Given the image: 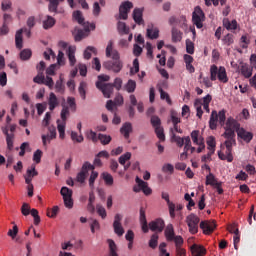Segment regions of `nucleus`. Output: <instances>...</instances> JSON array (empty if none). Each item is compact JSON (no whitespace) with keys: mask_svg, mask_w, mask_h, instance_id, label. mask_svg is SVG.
<instances>
[{"mask_svg":"<svg viewBox=\"0 0 256 256\" xmlns=\"http://www.w3.org/2000/svg\"><path fill=\"white\" fill-rule=\"evenodd\" d=\"M148 245L150 249H157V246L159 245V234H152L148 242Z\"/></svg>","mask_w":256,"mask_h":256,"instance_id":"nucleus-31","label":"nucleus"},{"mask_svg":"<svg viewBox=\"0 0 256 256\" xmlns=\"http://www.w3.org/2000/svg\"><path fill=\"white\" fill-rule=\"evenodd\" d=\"M15 43L17 49H23V29L16 32Z\"/></svg>","mask_w":256,"mask_h":256,"instance_id":"nucleus-28","label":"nucleus"},{"mask_svg":"<svg viewBox=\"0 0 256 256\" xmlns=\"http://www.w3.org/2000/svg\"><path fill=\"white\" fill-rule=\"evenodd\" d=\"M140 224L143 233H149V224H147V217L145 216V209L140 208Z\"/></svg>","mask_w":256,"mask_h":256,"instance_id":"nucleus-19","label":"nucleus"},{"mask_svg":"<svg viewBox=\"0 0 256 256\" xmlns=\"http://www.w3.org/2000/svg\"><path fill=\"white\" fill-rule=\"evenodd\" d=\"M227 111L225 109L219 111L217 113L216 110H213L210 115V120H209V127L212 131H215L217 129V123L223 127L225 125V121H227V116H226Z\"/></svg>","mask_w":256,"mask_h":256,"instance_id":"nucleus-2","label":"nucleus"},{"mask_svg":"<svg viewBox=\"0 0 256 256\" xmlns=\"http://www.w3.org/2000/svg\"><path fill=\"white\" fill-rule=\"evenodd\" d=\"M71 139H72V141H75L76 143H83V141H84L83 135H79L75 131L71 132Z\"/></svg>","mask_w":256,"mask_h":256,"instance_id":"nucleus-59","label":"nucleus"},{"mask_svg":"<svg viewBox=\"0 0 256 256\" xmlns=\"http://www.w3.org/2000/svg\"><path fill=\"white\" fill-rule=\"evenodd\" d=\"M226 129H232L234 131H239L240 128V125H239V122H237V120H235L234 118L232 117H229L226 121V126L224 127Z\"/></svg>","mask_w":256,"mask_h":256,"instance_id":"nucleus-25","label":"nucleus"},{"mask_svg":"<svg viewBox=\"0 0 256 256\" xmlns=\"http://www.w3.org/2000/svg\"><path fill=\"white\" fill-rule=\"evenodd\" d=\"M73 19H75L79 25H82V27L85 25V18H83V13H81V11H74Z\"/></svg>","mask_w":256,"mask_h":256,"instance_id":"nucleus-40","label":"nucleus"},{"mask_svg":"<svg viewBox=\"0 0 256 256\" xmlns=\"http://www.w3.org/2000/svg\"><path fill=\"white\" fill-rule=\"evenodd\" d=\"M224 145L226 147V151L228 153H231V151H233V145H237V142H236L235 138H226Z\"/></svg>","mask_w":256,"mask_h":256,"instance_id":"nucleus-41","label":"nucleus"},{"mask_svg":"<svg viewBox=\"0 0 256 256\" xmlns=\"http://www.w3.org/2000/svg\"><path fill=\"white\" fill-rule=\"evenodd\" d=\"M70 112H69V107L62 105V110L60 113V117L62 119V122L67 123V118L69 117Z\"/></svg>","mask_w":256,"mask_h":256,"instance_id":"nucleus-46","label":"nucleus"},{"mask_svg":"<svg viewBox=\"0 0 256 256\" xmlns=\"http://www.w3.org/2000/svg\"><path fill=\"white\" fill-rule=\"evenodd\" d=\"M149 229L157 233H162L163 229H165V221L161 218H157L149 223Z\"/></svg>","mask_w":256,"mask_h":256,"instance_id":"nucleus-13","label":"nucleus"},{"mask_svg":"<svg viewBox=\"0 0 256 256\" xmlns=\"http://www.w3.org/2000/svg\"><path fill=\"white\" fill-rule=\"evenodd\" d=\"M39 175V172L35 169V165H32L31 169H28L26 171V175L24 176L25 183L29 184L31 181H33V177H37Z\"/></svg>","mask_w":256,"mask_h":256,"instance_id":"nucleus-20","label":"nucleus"},{"mask_svg":"<svg viewBox=\"0 0 256 256\" xmlns=\"http://www.w3.org/2000/svg\"><path fill=\"white\" fill-rule=\"evenodd\" d=\"M63 81H65L63 74H60L59 80L56 81L55 89L56 93H60L61 95L65 93V84H63Z\"/></svg>","mask_w":256,"mask_h":256,"instance_id":"nucleus-26","label":"nucleus"},{"mask_svg":"<svg viewBox=\"0 0 256 256\" xmlns=\"http://www.w3.org/2000/svg\"><path fill=\"white\" fill-rule=\"evenodd\" d=\"M223 25L228 31H235L237 29V20L229 21V19H226L223 21Z\"/></svg>","mask_w":256,"mask_h":256,"instance_id":"nucleus-38","label":"nucleus"},{"mask_svg":"<svg viewBox=\"0 0 256 256\" xmlns=\"http://www.w3.org/2000/svg\"><path fill=\"white\" fill-rule=\"evenodd\" d=\"M133 19L137 25H143V10L141 8H135L133 11Z\"/></svg>","mask_w":256,"mask_h":256,"instance_id":"nucleus-24","label":"nucleus"},{"mask_svg":"<svg viewBox=\"0 0 256 256\" xmlns=\"http://www.w3.org/2000/svg\"><path fill=\"white\" fill-rule=\"evenodd\" d=\"M164 235L167 241L171 242L175 239V228L173 224H168L165 228Z\"/></svg>","mask_w":256,"mask_h":256,"instance_id":"nucleus-21","label":"nucleus"},{"mask_svg":"<svg viewBox=\"0 0 256 256\" xmlns=\"http://www.w3.org/2000/svg\"><path fill=\"white\" fill-rule=\"evenodd\" d=\"M43 157V151L37 149L33 154V161H35L37 164L41 163V158Z\"/></svg>","mask_w":256,"mask_h":256,"instance_id":"nucleus-61","label":"nucleus"},{"mask_svg":"<svg viewBox=\"0 0 256 256\" xmlns=\"http://www.w3.org/2000/svg\"><path fill=\"white\" fill-rule=\"evenodd\" d=\"M217 228V224L214 221H202L200 223V229H202L204 235H211Z\"/></svg>","mask_w":256,"mask_h":256,"instance_id":"nucleus-11","label":"nucleus"},{"mask_svg":"<svg viewBox=\"0 0 256 256\" xmlns=\"http://www.w3.org/2000/svg\"><path fill=\"white\" fill-rule=\"evenodd\" d=\"M225 132L223 133L222 137H224V139H235V131L237 130H233L231 128H225Z\"/></svg>","mask_w":256,"mask_h":256,"instance_id":"nucleus-51","label":"nucleus"},{"mask_svg":"<svg viewBox=\"0 0 256 256\" xmlns=\"http://www.w3.org/2000/svg\"><path fill=\"white\" fill-rule=\"evenodd\" d=\"M111 136L107 134H99L98 135V141L102 143V145H109L111 143Z\"/></svg>","mask_w":256,"mask_h":256,"instance_id":"nucleus-49","label":"nucleus"},{"mask_svg":"<svg viewBox=\"0 0 256 256\" xmlns=\"http://www.w3.org/2000/svg\"><path fill=\"white\" fill-rule=\"evenodd\" d=\"M106 57H111L112 60H107L103 62L104 69L107 71H112V73H121L123 69V61H121V56L119 51L113 49V41H109L106 47Z\"/></svg>","mask_w":256,"mask_h":256,"instance_id":"nucleus-1","label":"nucleus"},{"mask_svg":"<svg viewBox=\"0 0 256 256\" xmlns=\"http://www.w3.org/2000/svg\"><path fill=\"white\" fill-rule=\"evenodd\" d=\"M96 211L102 219H105L107 217V210H105V207H103L101 204H98L96 206Z\"/></svg>","mask_w":256,"mask_h":256,"instance_id":"nucleus-57","label":"nucleus"},{"mask_svg":"<svg viewBox=\"0 0 256 256\" xmlns=\"http://www.w3.org/2000/svg\"><path fill=\"white\" fill-rule=\"evenodd\" d=\"M135 89H137V83L135 80H129L126 84V91L128 93H134Z\"/></svg>","mask_w":256,"mask_h":256,"instance_id":"nucleus-53","label":"nucleus"},{"mask_svg":"<svg viewBox=\"0 0 256 256\" xmlns=\"http://www.w3.org/2000/svg\"><path fill=\"white\" fill-rule=\"evenodd\" d=\"M222 43L224 45H227L229 47L230 45H233L235 43V36L233 34H227L222 38Z\"/></svg>","mask_w":256,"mask_h":256,"instance_id":"nucleus-43","label":"nucleus"},{"mask_svg":"<svg viewBox=\"0 0 256 256\" xmlns=\"http://www.w3.org/2000/svg\"><path fill=\"white\" fill-rule=\"evenodd\" d=\"M91 53L97 55V48L93 46H88L84 51V59L89 60L91 58Z\"/></svg>","mask_w":256,"mask_h":256,"instance_id":"nucleus-45","label":"nucleus"},{"mask_svg":"<svg viewBox=\"0 0 256 256\" xmlns=\"http://www.w3.org/2000/svg\"><path fill=\"white\" fill-rule=\"evenodd\" d=\"M48 105L50 111H55V108L59 106V99H57V95L53 92L49 95Z\"/></svg>","mask_w":256,"mask_h":256,"instance_id":"nucleus-23","label":"nucleus"},{"mask_svg":"<svg viewBox=\"0 0 256 256\" xmlns=\"http://www.w3.org/2000/svg\"><path fill=\"white\" fill-rule=\"evenodd\" d=\"M203 21H205V13L201 7L196 6L194 12L192 13V22L194 25H196L197 29H202Z\"/></svg>","mask_w":256,"mask_h":256,"instance_id":"nucleus-4","label":"nucleus"},{"mask_svg":"<svg viewBox=\"0 0 256 256\" xmlns=\"http://www.w3.org/2000/svg\"><path fill=\"white\" fill-rule=\"evenodd\" d=\"M120 133L125 139H129L131 133H133V124L131 122H125L120 128Z\"/></svg>","mask_w":256,"mask_h":256,"instance_id":"nucleus-17","label":"nucleus"},{"mask_svg":"<svg viewBox=\"0 0 256 256\" xmlns=\"http://www.w3.org/2000/svg\"><path fill=\"white\" fill-rule=\"evenodd\" d=\"M240 73L245 77V79H249L253 75V67L248 64H242L240 67Z\"/></svg>","mask_w":256,"mask_h":256,"instance_id":"nucleus-22","label":"nucleus"},{"mask_svg":"<svg viewBox=\"0 0 256 256\" xmlns=\"http://www.w3.org/2000/svg\"><path fill=\"white\" fill-rule=\"evenodd\" d=\"M91 233H95V231H99L101 229V224H99V221L92 220V223L90 224Z\"/></svg>","mask_w":256,"mask_h":256,"instance_id":"nucleus-64","label":"nucleus"},{"mask_svg":"<svg viewBox=\"0 0 256 256\" xmlns=\"http://www.w3.org/2000/svg\"><path fill=\"white\" fill-rule=\"evenodd\" d=\"M147 37L149 39H159V29L158 28H148Z\"/></svg>","mask_w":256,"mask_h":256,"instance_id":"nucleus-42","label":"nucleus"},{"mask_svg":"<svg viewBox=\"0 0 256 256\" xmlns=\"http://www.w3.org/2000/svg\"><path fill=\"white\" fill-rule=\"evenodd\" d=\"M150 123L154 129L161 127V118L157 115L151 116Z\"/></svg>","mask_w":256,"mask_h":256,"instance_id":"nucleus-50","label":"nucleus"},{"mask_svg":"<svg viewBox=\"0 0 256 256\" xmlns=\"http://www.w3.org/2000/svg\"><path fill=\"white\" fill-rule=\"evenodd\" d=\"M203 100L201 99H196L194 102V107L197 111L196 116L201 119L203 117Z\"/></svg>","mask_w":256,"mask_h":256,"instance_id":"nucleus-29","label":"nucleus"},{"mask_svg":"<svg viewBox=\"0 0 256 256\" xmlns=\"http://www.w3.org/2000/svg\"><path fill=\"white\" fill-rule=\"evenodd\" d=\"M89 170L95 171V166L90 162H84L81 171L76 176V181L78 183H85V179H87V173H89Z\"/></svg>","mask_w":256,"mask_h":256,"instance_id":"nucleus-6","label":"nucleus"},{"mask_svg":"<svg viewBox=\"0 0 256 256\" xmlns=\"http://www.w3.org/2000/svg\"><path fill=\"white\" fill-rule=\"evenodd\" d=\"M154 131H155L158 139H160V141H165V131L163 130L162 126H160L158 128H154Z\"/></svg>","mask_w":256,"mask_h":256,"instance_id":"nucleus-56","label":"nucleus"},{"mask_svg":"<svg viewBox=\"0 0 256 256\" xmlns=\"http://www.w3.org/2000/svg\"><path fill=\"white\" fill-rule=\"evenodd\" d=\"M171 133L172 139L175 141L176 145H178L179 147H183L185 145V137L181 138V136L175 135V133H173V128L171 129Z\"/></svg>","mask_w":256,"mask_h":256,"instance_id":"nucleus-48","label":"nucleus"},{"mask_svg":"<svg viewBox=\"0 0 256 256\" xmlns=\"http://www.w3.org/2000/svg\"><path fill=\"white\" fill-rule=\"evenodd\" d=\"M85 89H87V83L81 82L78 87V93H79L81 99H83V101H85L87 99V91Z\"/></svg>","mask_w":256,"mask_h":256,"instance_id":"nucleus-36","label":"nucleus"},{"mask_svg":"<svg viewBox=\"0 0 256 256\" xmlns=\"http://www.w3.org/2000/svg\"><path fill=\"white\" fill-rule=\"evenodd\" d=\"M131 159V152H126L125 154L121 155L118 159L120 165H125L127 161Z\"/></svg>","mask_w":256,"mask_h":256,"instance_id":"nucleus-58","label":"nucleus"},{"mask_svg":"<svg viewBox=\"0 0 256 256\" xmlns=\"http://www.w3.org/2000/svg\"><path fill=\"white\" fill-rule=\"evenodd\" d=\"M199 133H200L199 130H193L191 132V139H192L194 145H198L199 143H201V141H205V139L202 138V136L199 135Z\"/></svg>","mask_w":256,"mask_h":256,"instance_id":"nucleus-35","label":"nucleus"},{"mask_svg":"<svg viewBox=\"0 0 256 256\" xmlns=\"http://www.w3.org/2000/svg\"><path fill=\"white\" fill-rule=\"evenodd\" d=\"M206 185H212V187H215L217 185V180L215 179V176L213 174H209L206 176Z\"/></svg>","mask_w":256,"mask_h":256,"instance_id":"nucleus-63","label":"nucleus"},{"mask_svg":"<svg viewBox=\"0 0 256 256\" xmlns=\"http://www.w3.org/2000/svg\"><path fill=\"white\" fill-rule=\"evenodd\" d=\"M48 131L50 134L42 135V143H43L44 147H47V141H48V143H51V141H53V139H57V128L54 125L49 126Z\"/></svg>","mask_w":256,"mask_h":256,"instance_id":"nucleus-10","label":"nucleus"},{"mask_svg":"<svg viewBox=\"0 0 256 256\" xmlns=\"http://www.w3.org/2000/svg\"><path fill=\"white\" fill-rule=\"evenodd\" d=\"M56 23L55 18H53L50 15L46 16V19L43 20V29H51V27H54Z\"/></svg>","mask_w":256,"mask_h":256,"instance_id":"nucleus-30","label":"nucleus"},{"mask_svg":"<svg viewBox=\"0 0 256 256\" xmlns=\"http://www.w3.org/2000/svg\"><path fill=\"white\" fill-rule=\"evenodd\" d=\"M89 25L85 26L84 25V29H78L76 34H74V39L75 41L79 42L82 39H85V37H89Z\"/></svg>","mask_w":256,"mask_h":256,"instance_id":"nucleus-16","label":"nucleus"},{"mask_svg":"<svg viewBox=\"0 0 256 256\" xmlns=\"http://www.w3.org/2000/svg\"><path fill=\"white\" fill-rule=\"evenodd\" d=\"M117 29L119 33H124V35H129V28L125 22L119 21L117 24Z\"/></svg>","mask_w":256,"mask_h":256,"instance_id":"nucleus-47","label":"nucleus"},{"mask_svg":"<svg viewBox=\"0 0 256 256\" xmlns=\"http://www.w3.org/2000/svg\"><path fill=\"white\" fill-rule=\"evenodd\" d=\"M75 51H77L75 46H69L66 50V55L68 56L69 64L71 67L77 63V59L75 58Z\"/></svg>","mask_w":256,"mask_h":256,"instance_id":"nucleus-18","label":"nucleus"},{"mask_svg":"<svg viewBox=\"0 0 256 256\" xmlns=\"http://www.w3.org/2000/svg\"><path fill=\"white\" fill-rule=\"evenodd\" d=\"M159 91H160V98L166 99V102L168 103V105H172L173 102L171 101V97H169V94L164 90H162V88H160Z\"/></svg>","mask_w":256,"mask_h":256,"instance_id":"nucleus-62","label":"nucleus"},{"mask_svg":"<svg viewBox=\"0 0 256 256\" xmlns=\"http://www.w3.org/2000/svg\"><path fill=\"white\" fill-rule=\"evenodd\" d=\"M60 194L62 195L63 199H67L69 197H73V190L64 186L61 188Z\"/></svg>","mask_w":256,"mask_h":256,"instance_id":"nucleus-52","label":"nucleus"},{"mask_svg":"<svg viewBox=\"0 0 256 256\" xmlns=\"http://www.w3.org/2000/svg\"><path fill=\"white\" fill-rule=\"evenodd\" d=\"M133 9V3L130 1L123 2L119 7V17L118 19H123L126 21L129 17V12Z\"/></svg>","mask_w":256,"mask_h":256,"instance_id":"nucleus-7","label":"nucleus"},{"mask_svg":"<svg viewBox=\"0 0 256 256\" xmlns=\"http://www.w3.org/2000/svg\"><path fill=\"white\" fill-rule=\"evenodd\" d=\"M96 87L97 89H99V91L103 93L106 99H110L111 95H113L114 88H113V84L111 83L96 82Z\"/></svg>","mask_w":256,"mask_h":256,"instance_id":"nucleus-8","label":"nucleus"},{"mask_svg":"<svg viewBox=\"0 0 256 256\" xmlns=\"http://www.w3.org/2000/svg\"><path fill=\"white\" fill-rule=\"evenodd\" d=\"M217 79L220 83H228L227 70L223 66L218 68L217 65H212L210 67V81H217Z\"/></svg>","mask_w":256,"mask_h":256,"instance_id":"nucleus-3","label":"nucleus"},{"mask_svg":"<svg viewBox=\"0 0 256 256\" xmlns=\"http://www.w3.org/2000/svg\"><path fill=\"white\" fill-rule=\"evenodd\" d=\"M65 125H67V122H61V120H57V129L60 139H65Z\"/></svg>","mask_w":256,"mask_h":256,"instance_id":"nucleus-39","label":"nucleus"},{"mask_svg":"<svg viewBox=\"0 0 256 256\" xmlns=\"http://www.w3.org/2000/svg\"><path fill=\"white\" fill-rule=\"evenodd\" d=\"M199 221L200 219L198 218V216L193 213L186 217V223L189 227V232L192 235H195L199 232Z\"/></svg>","mask_w":256,"mask_h":256,"instance_id":"nucleus-5","label":"nucleus"},{"mask_svg":"<svg viewBox=\"0 0 256 256\" xmlns=\"http://www.w3.org/2000/svg\"><path fill=\"white\" fill-rule=\"evenodd\" d=\"M63 1L65 0H52L49 4H48V11L50 13H59V3H63Z\"/></svg>","mask_w":256,"mask_h":256,"instance_id":"nucleus-27","label":"nucleus"},{"mask_svg":"<svg viewBox=\"0 0 256 256\" xmlns=\"http://www.w3.org/2000/svg\"><path fill=\"white\" fill-rule=\"evenodd\" d=\"M237 135L239 139H243L245 143H251V141H253V133L248 132L244 128L238 129Z\"/></svg>","mask_w":256,"mask_h":256,"instance_id":"nucleus-14","label":"nucleus"},{"mask_svg":"<svg viewBox=\"0 0 256 256\" xmlns=\"http://www.w3.org/2000/svg\"><path fill=\"white\" fill-rule=\"evenodd\" d=\"M2 133L6 136L7 149L13 151V143L15 141V134L9 133V126L2 127Z\"/></svg>","mask_w":256,"mask_h":256,"instance_id":"nucleus-12","label":"nucleus"},{"mask_svg":"<svg viewBox=\"0 0 256 256\" xmlns=\"http://www.w3.org/2000/svg\"><path fill=\"white\" fill-rule=\"evenodd\" d=\"M97 177H99V173L92 170L89 178V187H91V189L95 187V181L97 180Z\"/></svg>","mask_w":256,"mask_h":256,"instance_id":"nucleus-55","label":"nucleus"},{"mask_svg":"<svg viewBox=\"0 0 256 256\" xmlns=\"http://www.w3.org/2000/svg\"><path fill=\"white\" fill-rule=\"evenodd\" d=\"M207 149L208 151H212V153H215V147H217V142L215 141L214 136H209L206 140Z\"/></svg>","mask_w":256,"mask_h":256,"instance_id":"nucleus-32","label":"nucleus"},{"mask_svg":"<svg viewBox=\"0 0 256 256\" xmlns=\"http://www.w3.org/2000/svg\"><path fill=\"white\" fill-rule=\"evenodd\" d=\"M21 213L24 215V217H27V215H30L31 213V206H29L28 203H23L21 207Z\"/></svg>","mask_w":256,"mask_h":256,"instance_id":"nucleus-60","label":"nucleus"},{"mask_svg":"<svg viewBox=\"0 0 256 256\" xmlns=\"http://www.w3.org/2000/svg\"><path fill=\"white\" fill-rule=\"evenodd\" d=\"M186 52L189 55H193V53H195V44L190 39L186 40Z\"/></svg>","mask_w":256,"mask_h":256,"instance_id":"nucleus-54","label":"nucleus"},{"mask_svg":"<svg viewBox=\"0 0 256 256\" xmlns=\"http://www.w3.org/2000/svg\"><path fill=\"white\" fill-rule=\"evenodd\" d=\"M183 39V33L177 28H172V41L173 43H179Z\"/></svg>","mask_w":256,"mask_h":256,"instance_id":"nucleus-33","label":"nucleus"},{"mask_svg":"<svg viewBox=\"0 0 256 256\" xmlns=\"http://www.w3.org/2000/svg\"><path fill=\"white\" fill-rule=\"evenodd\" d=\"M122 220H123V216L121 214L115 215L114 222H113V229H114V233L118 237H123L125 233V229L123 228V225H121Z\"/></svg>","mask_w":256,"mask_h":256,"instance_id":"nucleus-9","label":"nucleus"},{"mask_svg":"<svg viewBox=\"0 0 256 256\" xmlns=\"http://www.w3.org/2000/svg\"><path fill=\"white\" fill-rule=\"evenodd\" d=\"M192 256H205L207 255V249L205 247L198 245V244H193L190 247Z\"/></svg>","mask_w":256,"mask_h":256,"instance_id":"nucleus-15","label":"nucleus"},{"mask_svg":"<svg viewBox=\"0 0 256 256\" xmlns=\"http://www.w3.org/2000/svg\"><path fill=\"white\" fill-rule=\"evenodd\" d=\"M101 178L105 182V185H107L108 187H111V185H113L114 183L113 176L108 172H103L101 174Z\"/></svg>","mask_w":256,"mask_h":256,"instance_id":"nucleus-37","label":"nucleus"},{"mask_svg":"<svg viewBox=\"0 0 256 256\" xmlns=\"http://www.w3.org/2000/svg\"><path fill=\"white\" fill-rule=\"evenodd\" d=\"M107 241L109 245L108 256H119V254H117V244H115V241H113L112 239H108Z\"/></svg>","mask_w":256,"mask_h":256,"instance_id":"nucleus-34","label":"nucleus"},{"mask_svg":"<svg viewBox=\"0 0 256 256\" xmlns=\"http://www.w3.org/2000/svg\"><path fill=\"white\" fill-rule=\"evenodd\" d=\"M32 55L33 52H31V49H24L20 52V59L22 61H29Z\"/></svg>","mask_w":256,"mask_h":256,"instance_id":"nucleus-44","label":"nucleus"}]
</instances>
